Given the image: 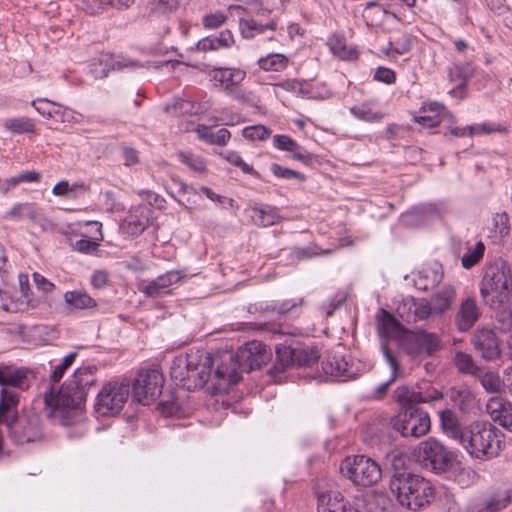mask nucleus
<instances>
[{
  "label": "nucleus",
  "instance_id": "nucleus-1",
  "mask_svg": "<svg viewBox=\"0 0 512 512\" xmlns=\"http://www.w3.org/2000/svg\"><path fill=\"white\" fill-rule=\"evenodd\" d=\"M214 362H217V368L214 377L227 386L237 384L241 379L243 370L233 352H224L213 357L209 353L199 350H190L185 355H179L174 358L170 366L171 378L176 385L189 391L201 388L211 376V368Z\"/></svg>",
  "mask_w": 512,
  "mask_h": 512
},
{
  "label": "nucleus",
  "instance_id": "nucleus-2",
  "mask_svg": "<svg viewBox=\"0 0 512 512\" xmlns=\"http://www.w3.org/2000/svg\"><path fill=\"white\" fill-rule=\"evenodd\" d=\"M407 456L398 454L392 459L393 474L389 488L398 503L412 511L428 506L435 497V489L430 481L405 468Z\"/></svg>",
  "mask_w": 512,
  "mask_h": 512
},
{
  "label": "nucleus",
  "instance_id": "nucleus-3",
  "mask_svg": "<svg viewBox=\"0 0 512 512\" xmlns=\"http://www.w3.org/2000/svg\"><path fill=\"white\" fill-rule=\"evenodd\" d=\"M95 382L93 367L78 368L72 377L62 384V391H58L62 398L52 420L62 425L78 421L85 407L87 391Z\"/></svg>",
  "mask_w": 512,
  "mask_h": 512
},
{
  "label": "nucleus",
  "instance_id": "nucleus-4",
  "mask_svg": "<svg viewBox=\"0 0 512 512\" xmlns=\"http://www.w3.org/2000/svg\"><path fill=\"white\" fill-rule=\"evenodd\" d=\"M459 444L471 457L489 460L498 456L502 450L503 434L489 422L473 421L465 426Z\"/></svg>",
  "mask_w": 512,
  "mask_h": 512
},
{
  "label": "nucleus",
  "instance_id": "nucleus-5",
  "mask_svg": "<svg viewBox=\"0 0 512 512\" xmlns=\"http://www.w3.org/2000/svg\"><path fill=\"white\" fill-rule=\"evenodd\" d=\"M479 291L483 302L491 308L506 304L512 293V266L502 259L486 265Z\"/></svg>",
  "mask_w": 512,
  "mask_h": 512
},
{
  "label": "nucleus",
  "instance_id": "nucleus-6",
  "mask_svg": "<svg viewBox=\"0 0 512 512\" xmlns=\"http://www.w3.org/2000/svg\"><path fill=\"white\" fill-rule=\"evenodd\" d=\"M342 475L355 486L371 487L382 477L380 465L364 455L346 457L340 466Z\"/></svg>",
  "mask_w": 512,
  "mask_h": 512
},
{
  "label": "nucleus",
  "instance_id": "nucleus-7",
  "mask_svg": "<svg viewBox=\"0 0 512 512\" xmlns=\"http://www.w3.org/2000/svg\"><path fill=\"white\" fill-rule=\"evenodd\" d=\"M401 409L391 419L393 429L402 436L415 438L426 435L431 428L428 412L417 408L416 404L400 405Z\"/></svg>",
  "mask_w": 512,
  "mask_h": 512
},
{
  "label": "nucleus",
  "instance_id": "nucleus-8",
  "mask_svg": "<svg viewBox=\"0 0 512 512\" xmlns=\"http://www.w3.org/2000/svg\"><path fill=\"white\" fill-rule=\"evenodd\" d=\"M320 358L319 351L313 346H297L290 347L280 345L276 347L275 363L270 369L273 377L285 372L293 366H311Z\"/></svg>",
  "mask_w": 512,
  "mask_h": 512
},
{
  "label": "nucleus",
  "instance_id": "nucleus-9",
  "mask_svg": "<svg viewBox=\"0 0 512 512\" xmlns=\"http://www.w3.org/2000/svg\"><path fill=\"white\" fill-rule=\"evenodd\" d=\"M163 383V374L157 367L141 369L133 382V401L141 405H150L160 396Z\"/></svg>",
  "mask_w": 512,
  "mask_h": 512
},
{
  "label": "nucleus",
  "instance_id": "nucleus-10",
  "mask_svg": "<svg viewBox=\"0 0 512 512\" xmlns=\"http://www.w3.org/2000/svg\"><path fill=\"white\" fill-rule=\"evenodd\" d=\"M130 394V382L114 380L106 383L98 392V414L114 416L118 414Z\"/></svg>",
  "mask_w": 512,
  "mask_h": 512
},
{
  "label": "nucleus",
  "instance_id": "nucleus-11",
  "mask_svg": "<svg viewBox=\"0 0 512 512\" xmlns=\"http://www.w3.org/2000/svg\"><path fill=\"white\" fill-rule=\"evenodd\" d=\"M77 355V352L67 354L59 364L52 368L51 374L48 377V384L43 394V401L45 413L50 419H53L54 412H56L62 398L60 397V393H58L59 390L62 391L60 381L67 369L70 368L75 361Z\"/></svg>",
  "mask_w": 512,
  "mask_h": 512
},
{
  "label": "nucleus",
  "instance_id": "nucleus-12",
  "mask_svg": "<svg viewBox=\"0 0 512 512\" xmlns=\"http://www.w3.org/2000/svg\"><path fill=\"white\" fill-rule=\"evenodd\" d=\"M397 342L400 349L411 358L422 354L431 355L440 346L438 336L426 330L403 331Z\"/></svg>",
  "mask_w": 512,
  "mask_h": 512
},
{
  "label": "nucleus",
  "instance_id": "nucleus-13",
  "mask_svg": "<svg viewBox=\"0 0 512 512\" xmlns=\"http://www.w3.org/2000/svg\"><path fill=\"white\" fill-rule=\"evenodd\" d=\"M419 457L426 467L436 473L446 471L453 460V453L435 438H428L419 444Z\"/></svg>",
  "mask_w": 512,
  "mask_h": 512
},
{
  "label": "nucleus",
  "instance_id": "nucleus-14",
  "mask_svg": "<svg viewBox=\"0 0 512 512\" xmlns=\"http://www.w3.org/2000/svg\"><path fill=\"white\" fill-rule=\"evenodd\" d=\"M6 426L14 442L23 445L34 442L42 437L40 417L35 414H21Z\"/></svg>",
  "mask_w": 512,
  "mask_h": 512
},
{
  "label": "nucleus",
  "instance_id": "nucleus-15",
  "mask_svg": "<svg viewBox=\"0 0 512 512\" xmlns=\"http://www.w3.org/2000/svg\"><path fill=\"white\" fill-rule=\"evenodd\" d=\"M234 354L243 372L260 369L271 357V351L267 346L256 340L246 343Z\"/></svg>",
  "mask_w": 512,
  "mask_h": 512
},
{
  "label": "nucleus",
  "instance_id": "nucleus-16",
  "mask_svg": "<svg viewBox=\"0 0 512 512\" xmlns=\"http://www.w3.org/2000/svg\"><path fill=\"white\" fill-rule=\"evenodd\" d=\"M482 310L475 296L461 299L453 317V323L460 333L470 331L481 318Z\"/></svg>",
  "mask_w": 512,
  "mask_h": 512
},
{
  "label": "nucleus",
  "instance_id": "nucleus-17",
  "mask_svg": "<svg viewBox=\"0 0 512 512\" xmlns=\"http://www.w3.org/2000/svg\"><path fill=\"white\" fill-rule=\"evenodd\" d=\"M471 342L485 361H495L501 357L500 341L493 329L478 328L474 332Z\"/></svg>",
  "mask_w": 512,
  "mask_h": 512
},
{
  "label": "nucleus",
  "instance_id": "nucleus-18",
  "mask_svg": "<svg viewBox=\"0 0 512 512\" xmlns=\"http://www.w3.org/2000/svg\"><path fill=\"white\" fill-rule=\"evenodd\" d=\"M398 313L406 322L426 321L438 317L427 298L415 299L411 297L398 307Z\"/></svg>",
  "mask_w": 512,
  "mask_h": 512
},
{
  "label": "nucleus",
  "instance_id": "nucleus-19",
  "mask_svg": "<svg viewBox=\"0 0 512 512\" xmlns=\"http://www.w3.org/2000/svg\"><path fill=\"white\" fill-rule=\"evenodd\" d=\"M394 398L399 405L420 404V403H433L444 398L441 391L430 388L422 392L418 388L409 387L406 385L398 387L394 391Z\"/></svg>",
  "mask_w": 512,
  "mask_h": 512
},
{
  "label": "nucleus",
  "instance_id": "nucleus-20",
  "mask_svg": "<svg viewBox=\"0 0 512 512\" xmlns=\"http://www.w3.org/2000/svg\"><path fill=\"white\" fill-rule=\"evenodd\" d=\"M35 376L31 370L15 365L0 366V385L27 390Z\"/></svg>",
  "mask_w": 512,
  "mask_h": 512
},
{
  "label": "nucleus",
  "instance_id": "nucleus-21",
  "mask_svg": "<svg viewBox=\"0 0 512 512\" xmlns=\"http://www.w3.org/2000/svg\"><path fill=\"white\" fill-rule=\"evenodd\" d=\"M150 212V209L145 205L132 207L121 223L120 229L124 234L131 237L141 235L149 223Z\"/></svg>",
  "mask_w": 512,
  "mask_h": 512
},
{
  "label": "nucleus",
  "instance_id": "nucleus-22",
  "mask_svg": "<svg viewBox=\"0 0 512 512\" xmlns=\"http://www.w3.org/2000/svg\"><path fill=\"white\" fill-rule=\"evenodd\" d=\"M181 275L178 271H168L151 281H141L138 285L139 291L151 298H158L169 292L172 284L178 283Z\"/></svg>",
  "mask_w": 512,
  "mask_h": 512
},
{
  "label": "nucleus",
  "instance_id": "nucleus-23",
  "mask_svg": "<svg viewBox=\"0 0 512 512\" xmlns=\"http://www.w3.org/2000/svg\"><path fill=\"white\" fill-rule=\"evenodd\" d=\"M412 276L415 288L420 291H428L439 285L443 280V267L440 263L434 261L424 266L417 273H412Z\"/></svg>",
  "mask_w": 512,
  "mask_h": 512
},
{
  "label": "nucleus",
  "instance_id": "nucleus-24",
  "mask_svg": "<svg viewBox=\"0 0 512 512\" xmlns=\"http://www.w3.org/2000/svg\"><path fill=\"white\" fill-rule=\"evenodd\" d=\"M486 412L494 422L512 431V403L502 397L493 396L486 404Z\"/></svg>",
  "mask_w": 512,
  "mask_h": 512
},
{
  "label": "nucleus",
  "instance_id": "nucleus-25",
  "mask_svg": "<svg viewBox=\"0 0 512 512\" xmlns=\"http://www.w3.org/2000/svg\"><path fill=\"white\" fill-rule=\"evenodd\" d=\"M447 395L452 404L464 414H469L477 408L476 395L466 384L451 387Z\"/></svg>",
  "mask_w": 512,
  "mask_h": 512
},
{
  "label": "nucleus",
  "instance_id": "nucleus-26",
  "mask_svg": "<svg viewBox=\"0 0 512 512\" xmlns=\"http://www.w3.org/2000/svg\"><path fill=\"white\" fill-rule=\"evenodd\" d=\"M318 512H360L344 499L338 491L319 493Z\"/></svg>",
  "mask_w": 512,
  "mask_h": 512
},
{
  "label": "nucleus",
  "instance_id": "nucleus-27",
  "mask_svg": "<svg viewBox=\"0 0 512 512\" xmlns=\"http://www.w3.org/2000/svg\"><path fill=\"white\" fill-rule=\"evenodd\" d=\"M213 79L218 82L225 94L238 87L246 78V71L235 67H220L212 71Z\"/></svg>",
  "mask_w": 512,
  "mask_h": 512
},
{
  "label": "nucleus",
  "instance_id": "nucleus-28",
  "mask_svg": "<svg viewBox=\"0 0 512 512\" xmlns=\"http://www.w3.org/2000/svg\"><path fill=\"white\" fill-rule=\"evenodd\" d=\"M421 111L425 115L416 117L415 121L424 127L433 128L438 126L446 117L453 118V115L439 102L424 103Z\"/></svg>",
  "mask_w": 512,
  "mask_h": 512
},
{
  "label": "nucleus",
  "instance_id": "nucleus-29",
  "mask_svg": "<svg viewBox=\"0 0 512 512\" xmlns=\"http://www.w3.org/2000/svg\"><path fill=\"white\" fill-rule=\"evenodd\" d=\"M456 297V288L453 285L447 284L433 293L429 301L433 307L434 313H436L438 317H441L452 308Z\"/></svg>",
  "mask_w": 512,
  "mask_h": 512
},
{
  "label": "nucleus",
  "instance_id": "nucleus-30",
  "mask_svg": "<svg viewBox=\"0 0 512 512\" xmlns=\"http://www.w3.org/2000/svg\"><path fill=\"white\" fill-rule=\"evenodd\" d=\"M439 417L443 432L449 438L460 443L464 436L465 426H461L457 415L451 409H444L439 413Z\"/></svg>",
  "mask_w": 512,
  "mask_h": 512
},
{
  "label": "nucleus",
  "instance_id": "nucleus-31",
  "mask_svg": "<svg viewBox=\"0 0 512 512\" xmlns=\"http://www.w3.org/2000/svg\"><path fill=\"white\" fill-rule=\"evenodd\" d=\"M18 396L6 389L1 391L0 397V423L7 425L12 423L14 419L19 417L17 415Z\"/></svg>",
  "mask_w": 512,
  "mask_h": 512
},
{
  "label": "nucleus",
  "instance_id": "nucleus-32",
  "mask_svg": "<svg viewBox=\"0 0 512 512\" xmlns=\"http://www.w3.org/2000/svg\"><path fill=\"white\" fill-rule=\"evenodd\" d=\"M322 369L324 373L343 377L345 380L353 377V372L349 370V364L343 356L334 354L322 361Z\"/></svg>",
  "mask_w": 512,
  "mask_h": 512
},
{
  "label": "nucleus",
  "instance_id": "nucleus-33",
  "mask_svg": "<svg viewBox=\"0 0 512 512\" xmlns=\"http://www.w3.org/2000/svg\"><path fill=\"white\" fill-rule=\"evenodd\" d=\"M377 331L381 337L382 342L387 341L384 338H396L398 340L399 335L403 332L400 323L387 311L382 310V317L378 319Z\"/></svg>",
  "mask_w": 512,
  "mask_h": 512
},
{
  "label": "nucleus",
  "instance_id": "nucleus-34",
  "mask_svg": "<svg viewBox=\"0 0 512 512\" xmlns=\"http://www.w3.org/2000/svg\"><path fill=\"white\" fill-rule=\"evenodd\" d=\"M512 502V494L509 491L498 493L489 500L474 504L469 512H499Z\"/></svg>",
  "mask_w": 512,
  "mask_h": 512
},
{
  "label": "nucleus",
  "instance_id": "nucleus-35",
  "mask_svg": "<svg viewBox=\"0 0 512 512\" xmlns=\"http://www.w3.org/2000/svg\"><path fill=\"white\" fill-rule=\"evenodd\" d=\"M381 351L383 353V356H384L387 364L391 368L392 375H391V378L387 382L380 384L376 388L375 395L378 398L382 397L386 393L388 387L398 378V376L400 374L399 361H398L396 355L389 349V347L387 346V344L385 342H382V344H381Z\"/></svg>",
  "mask_w": 512,
  "mask_h": 512
},
{
  "label": "nucleus",
  "instance_id": "nucleus-36",
  "mask_svg": "<svg viewBox=\"0 0 512 512\" xmlns=\"http://www.w3.org/2000/svg\"><path fill=\"white\" fill-rule=\"evenodd\" d=\"M452 361L458 372L461 374L478 376L481 372V368L469 353L457 351L454 354Z\"/></svg>",
  "mask_w": 512,
  "mask_h": 512
},
{
  "label": "nucleus",
  "instance_id": "nucleus-37",
  "mask_svg": "<svg viewBox=\"0 0 512 512\" xmlns=\"http://www.w3.org/2000/svg\"><path fill=\"white\" fill-rule=\"evenodd\" d=\"M258 66L266 72H282L289 65V58L280 53H270L259 58Z\"/></svg>",
  "mask_w": 512,
  "mask_h": 512
},
{
  "label": "nucleus",
  "instance_id": "nucleus-38",
  "mask_svg": "<svg viewBox=\"0 0 512 512\" xmlns=\"http://www.w3.org/2000/svg\"><path fill=\"white\" fill-rule=\"evenodd\" d=\"M199 139L215 145L224 146L228 143L231 138V133L226 128H221L218 131L214 132L211 128L207 126H199L196 130Z\"/></svg>",
  "mask_w": 512,
  "mask_h": 512
},
{
  "label": "nucleus",
  "instance_id": "nucleus-39",
  "mask_svg": "<svg viewBox=\"0 0 512 512\" xmlns=\"http://www.w3.org/2000/svg\"><path fill=\"white\" fill-rule=\"evenodd\" d=\"M251 218L253 222L259 226L268 227L275 225L281 221V217L277 213V209L273 207L251 209Z\"/></svg>",
  "mask_w": 512,
  "mask_h": 512
},
{
  "label": "nucleus",
  "instance_id": "nucleus-40",
  "mask_svg": "<svg viewBox=\"0 0 512 512\" xmlns=\"http://www.w3.org/2000/svg\"><path fill=\"white\" fill-rule=\"evenodd\" d=\"M41 215L40 209L33 203H19L16 204L6 214V218L10 219H29L31 221L37 220Z\"/></svg>",
  "mask_w": 512,
  "mask_h": 512
},
{
  "label": "nucleus",
  "instance_id": "nucleus-41",
  "mask_svg": "<svg viewBox=\"0 0 512 512\" xmlns=\"http://www.w3.org/2000/svg\"><path fill=\"white\" fill-rule=\"evenodd\" d=\"M98 65L103 66L101 69V77H106L110 71L120 70L126 67H136L138 63L130 60H115L112 54L101 53L98 57Z\"/></svg>",
  "mask_w": 512,
  "mask_h": 512
},
{
  "label": "nucleus",
  "instance_id": "nucleus-42",
  "mask_svg": "<svg viewBox=\"0 0 512 512\" xmlns=\"http://www.w3.org/2000/svg\"><path fill=\"white\" fill-rule=\"evenodd\" d=\"M4 128L14 134L34 133L36 125L33 119L28 117L9 118L4 122Z\"/></svg>",
  "mask_w": 512,
  "mask_h": 512
},
{
  "label": "nucleus",
  "instance_id": "nucleus-43",
  "mask_svg": "<svg viewBox=\"0 0 512 512\" xmlns=\"http://www.w3.org/2000/svg\"><path fill=\"white\" fill-rule=\"evenodd\" d=\"M477 377H479L481 386L489 393H500L505 388V377L501 379L496 372L482 373L481 371Z\"/></svg>",
  "mask_w": 512,
  "mask_h": 512
},
{
  "label": "nucleus",
  "instance_id": "nucleus-44",
  "mask_svg": "<svg viewBox=\"0 0 512 512\" xmlns=\"http://www.w3.org/2000/svg\"><path fill=\"white\" fill-rule=\"evenodd\" d=\"M328 45L332 53L343 60H350L356 57V51L348 48L345 43V38L341 35H333L329 38Z\"/></svg>",
  "mask_w": 512,
  "mask_h": 512
},
{
  "label": "nucleus",
  "instance_id": "nucleus-45",
  "mask_svg": "<svg viewBox=\"0 0 512 512\" xmlns=\"http://www.w3.org/2000/svg\"><path fill=\"white\" fill-rule=\"evenodd\" d=\"M64 300L67 304L76 309H85L94 305L93 298L81 290L66 292L64 295Z\"/></svg>",
  "mask_w": 512,
  "mask_h": 512
},
{
  "label": "nucleus",
  "instance_id": "nucleus-46",
  "mask_svg": "<svg viewBox=\"0 0 512 512\" xmlns=\"http://www.w3.org/2000/svg\"><path fill=\"white\" fill-rule=\"evenodd\" d=\"M485 253V245L482 241H478L473 247H469L461 258L462 266L465 269H471L478 264Z\"/></svg>",
  "mask_w": 512,
  "mask_h": 512
},
{
  "label": "nucleus",
  "instance_id": "nucleus-47",
  "mask_svg": "<svg viewBox=\"0 0 512 512\" xmlns=\"http://www.w3.org/2000/svg\"><path fill=\"white\" fill-rule=\"evenodd\" d=\"M232 99L238 101L242 105L249 107H257L259 98L251 90H248L241 86V84L227 94Z\"/></svg>",
  "mask_w": 512,
  "mask_h": 512
},
{
  "label": "nucleus",
  "instance_id": "nucleus-48",
  "mask_svg": "<svg viewBox=\"0 0 512 512\" xmlns=\"http://www.w3.org/2000/svg\"><path fill=\"white\" fill-rule=\"evenodd\" d=\"M350 112L357 119L365 122H377L383 118V114L381 112H374L369 103L355 105L350 108Z\"/></svg>",
  "mask_w": 512,
  "mask_h": 512
},
{
  "label": "nucleus",
  "instance_id": "nucleus-49",
  "mask_svg": "<svg viewBox=\"0 0 512 512\" xmlns=\"http://www.w3.org/2000/svg\"><path fill=\"white\" fill-rule=\"evenodd\" d=\"M165 189H166L167 193L173 199H175L180 205H184V203L182 202V200L177 199L176 194L181 195V194L196 193L195 189L193 187L187 185L186 183H184L183 181H181L180 179L175 178V177L171 178V184L167 185L165 187Z\"/></svg>",
  "mask_w": 512,
  "mask_h": 512
},
{
  "label": "nucleus",
  "instance_id": "nucleus-50",
  "mask_svg": "<svg viewBox=\"0 0 512 512\" xmlns=\"http://www.w3.org/2000/svg\"><path fill=\"white\" fill-rule=\"evenodd\" d=\"M272 131L264 125H254L243 129V136L249 140L264 141L268 139Z\"/></svg>",
  "mask_w": 512,
  "mask_h": 512
},
{
  "label": "nucleus",
  "instance_id": "nucleus-51",
  "mask_svg": "<svg viewBox=\"0 0 512 512\" xmlns=\"http://www.w3.org/2000/svg\"><path fill=\"white\" fill-rule=\"evenodd\" d=\"M177 157L182 163L187 165L191 170L195 172L202 173L206 169L205 162L201 158L195 157L191 153L179 151L177 153Z\"/></svg>",
  "mask_w": 512,
  "mask_h": 512
},
{
  "label": "nucleus",
  "instance_id": "nucleus-52",
  "mask_svg": "<svg viewBox=\"0 0 512 512\" xmlns=\"http://www.w3.org/2000/svg\"><path fill=\"white\" fill-rule=\"evenodd\" d=\"M224 158L232 165L240 168L243 173L253 175V176H259L258 172H256L252 166L248 165L242 157L239 155V153L235 151H228L224 154Z\"/></svg>",
  "mask_w": 512,
  "mask_h": 512
},
{
  "label": "nucleus",
  "instance_id": "nucleus-53",
  "mask_svg": "<svg viewBox=\"0 0 512 512\" xmlns=\"http://www.w3.org/2000/svg\"><path fill=\"white\" fill-rule=\"evenodd\" d=\"M469 135L490 134L493 132H504L505 128L500 124L486 122L468 126Z\"/></svg>",
  "mask_w": 512,
  "mask_h": 512
},
{
  "label": "nucleus",
  "instance_id": "nucleus-54",
  "mask_svg": "<svg viewBox=\"0 0 512 512\" xmlns=\"http://www.w3.org/2000/svg\"><path fill=\"white\" fill-rule=\"evenodd\" d=\"M271 171L278 178H283V179H288V180L292 179V178H296L299 181L305 180V176L303 174H301L300 172L283 167L277 163H273L271 165Z\"/></svg>",
  "mask_w": 512,
  "mask_h": 512
},
{
  "label": "nucleus",
  "instance_id": "nucleus-55",
  "mask_svg": "<svg viewBox=\"0 0 512 512\" xmlns=\"http://www.w3.org/2000/svg\"><path fill=\"white\" fill-rule=\"evenodd\" d=\"M493 225L500 237L507 236L510 232L509 217L506 213H497L493 217Z\"/></svg>",
  "mask_w": 512,
  "mask_h": 512
},
{
  "label": "nucleus",
  "instance_id": "nucleus-56",
  "mask_svg": "<svg viewBox=\"0 0 512 512\" xmlns=\"http://www.w3.org/2000/svg\"><path fill=\"white\" fill-rule=\"evenodd\" d=\"M76 188H81V189L86 190L89 187L86 186L84 183H75L72 186H70L68 181L63 180L54 185V187L52 189V193L55 196H65L69 192L75 191Z\"/></svg>",
  "mask_w": 512,
  "mask_h": 512
},
{
  "label": "nucleus",
  "instance_id": "nucleus-57",
  "mask_svg": "<svg viewBox=\"0 0 512 512\" xmlns=\"http://www.w3.org/2000/svg\"><path fill=\"white\" fill-rule=\"evenodd\" d=\"M273 145L275 148L286 152H291L297 148V142L287 135H275Z\"/></svg>",
  "mask_w": 512,
  "mask_h": 512
},
{
  "label": "nucleus",
  "instance_id": "nucleus-58",
  "mask_svg": "<svg viewBox=\"0 0 512 512\" xmlns=\"http://www.w3.org/2000/svg\"><path fill=\"white\" fill-rule=\"evenodd\" d=\"M274 86L294 95H300L303 93V83L297 79H287L274 84Z\"/></svg>",
  "mask_w": 512,
  "mask_h": 512
},
{
  "label": "nucleus",
  "instance_id": "nucleus-59",
  "mask_svg": "<svg viewBox=\"0 0 512 512\" xmlns=\"http://www.w3.org/2000/svg\"><path fill=\"white\" fill-rule=\"evenodd\" d=\"M177 5V0H154L151 9L156 13L165 14L176 9Z\"/></svg>",
  "mask_w": 512,
  "mask_h": 512
},
{
  "label": "nucleus",
  "instance_id": "nucleus-60",
  "mask_svg": "<svg viewBox=\"0 0 512 512\" xmlns=\"http://www.w3.org/2000/svg\"><path fill=\"white\" fill-rule=\"evenodd\" d=\"M103 207L106 211H118L122 210L121 203L116 201L115 193L113 190H108L103 194Z\"/></svg>",
  "mask_w": 512,
  "mask_h": 512
},
{
  "label": "nucleus",
  "instance_id": "nucleus-61",
  "mask_svg": "<svg viewBox=\"0 0 512 512\" xmlns=\"http://www.w3.org/2000/svg\"><path fill=\"white\" fill-rule=\"evenodd\" d=\"M374 79L386 84H392L396 80V74L389 68L379 67L375 72Z\"/></svg>",
  "mask_w": 512,
  "mask_h": 512
},
{
  "label": "nucleus",
  "instance_id": "nucleus-62",
  "mask_svg": "<svg viewBox=\"0 0 512 512\" xmlns=\"http://www.w3.org/2000/svg\"><path fill=\"white\" fill-rule=\"evenodd\" d=\"M227 17L222 13L210 14L204 17V26L206 28L214 29L221 26Z\"/></svg>",
  "mask_w": 512,
  "mask_h": 512
},
{
  "label": "nucleus",
  "instance_id": "nucleus-63",
  "mask_svg": "<svg viewBox=\"0 0 512 512\" xmlns=\"http://www.w3.org/2000/svg\"><path fill=\"white\" fill-rule=\"evenodd\" d=\"M33 281H34L36 287L44 293H50L55 288L53 283L48 281L43 275H41L39 273L33 274Z\"/></svg>",
  "mask_w": 512,
  "mask_h": 512
},
{
  "label": "nucleus",
  "instance_id": "nucleus-64",
  "mask_svg": "<svg viewBox=\"0 0 512 512\" xmlns=\"http://www.w3.org/2000/svg\"><path fill=\"white\" fill-rule=\"evenodd\" d=\"M74 249L83 253H94L96 251V242L90 239H80L74 244Z\"/></svg>",
  "mask_w": 512,
  "mask_h": 512
}]
</instances>
